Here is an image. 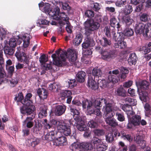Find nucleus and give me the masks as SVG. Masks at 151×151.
Instances as JSON below:
<instances>
[{"instance_id":"obj_1","label":"nucleus","mask_w":151,"mask_h":151,"mask_svg":"<svg viewBox=\"0 0 151 151\" xmlns=\"http://www.w3.org/2000/svg\"><path fill=\"white\" fill-rule=\"evenodd\" d=\"M51 57L56 65L58 66H68L70 65L66 61V58L72 65H76L77 53L76 51L72 50L67 52L65 50L59 49L55 51V53L52 55Z\"/></svg>"},{"instance_id":"obj_2","label":"nucleus","mask_w":151,"mask_h":151,"mask_svg":"<svg viewBox=\"0 0 151 151\" xmlns=\"http://www.w3.org/2000/svg\"><path fill=\"white\" fill-rule=\"evenodd\" d=\"M32 96V94L30 93H27L25 96L24 98L25 106H23L20 108V112L22 114H27L30 115L35 109V106L33 105L32 101L30 100Z\"/></svg>"},{"instance_id":"obj_3","label":"nucleus","mask_w":151,"mask_h":151,"mask_svg":"<svg viewBox=\"0 0 151 151\" xmlns=\"http://www.w3.org/2000/svg\"><path fill=\"white\" fill-rule=\"evenodd\" d=\"M45 123L44 124V127L46 129L51 128L54 129L57 127L58 131L66 136L69 135L71 134L70 127L66 125V123Z\"/></svg>"},{"instance_id":"obj_4","label":"nucleus","mask_w":151,"mask_h":151,"mask_svg":"<svg viewBox=\"0 0 151 151\" xmlns=\"http://www.w3.org/2000/svg\"><path fill=\"white\" fill-rule=\"evenodd\" d=\"M148 25H146L142 23H137L136 24L135 27V31L137 34H142L143 36L147 37L149 30Z\"/></svg>"},{"instance_id":"obj_5","label":"nucleus","mask_w":151,"mask_h":151,"mask_svg":"<svg viewBox=\"0 0 151 151\" xmlns=\"http://www.w3.org/2000/svg\"><path fill=\"white\" fill-rule=\"evenodd\" d=\"M88 24L86 26V33L87 36L92 34V32L98 29L100 27V24L94 20H88Z\"/></svg>"},{"instance_id":"obj_6","label":"nucleus","mask_w":151,"mask_h":151,"mask_svg":"<svg viewBox=\"0 0 151 151\" xmlns=\"http://www.w3.org/2000/svg\"><path fill=\"white\" fill-rule=\"evenodd\" d=\"M73 149H77L78 148L82 149V150H92L93 149V145L91 144V142H74L71 145Z\"/></svg>"},{"instance_id":"obj_7","label":"nucleus","mask_w":151,"mask_h":151,"mask_svg":"<svg viewBox=\"0 0 151 151\" xmlns=\"http://www.w3.org/2000/svg\"><path fill=\"white\" fill-rule=\"evenodd\" d=\"M70 111L71 114H73V115H74V119L75 120L76 122L86 123L87 122L86 116H78L80 114L78 110L71 107L70 108Z\"/></svg>"},{"instance_id":"obj_8","label":"nucleus","mask_w":151,"mask_h":151,"mask_svg":"<svg viewBox=\"0 0 151 151\" xmlns=\"http://www.w3.org/2000/svg\"><path fill=\"white\" fill-rule=\"evenodd\" d=\"M82 106L83 109H87V115H91L93 111L94 107V101H88L87 100L82 101Z\"/></svg>"},{"instance_id":"obj_9","label":"nucleus","mask_w":151,"mask_h":151,"mask_svg":"<svg viewBox=\"0 0 151 151\" xmlns=\"http://www.w3.org/2000/svg\"><path fill=\"white\" fill-rule=\"evenodd\" d=\"M99 53L101 55V58L105 60H108L114 57L115 52L111 50L106 49L103 50L101 49Z\"/></svg>"},{"instance_id":"obj_10","label":"nucleus","mask_w":151,"mask_h":151,"mask_svg":"<svg viewBox=\"0 0 151 151\" xmlns=\"http://www.w3.org/2000/svg\"><path fill=\"white\" fill-rule=\"evenodd\" d=\"M49 4L47 3L44 6L43 10L46 13H47L51 17H53L55 14L58 12V10H59V7L58 6H56L53 8H50Z\"/></svg>"},{"instance_id":"obj_11","label":"nucleus","mask_w":151,"mask_h":151,"mask_svg":"<svg viewBox=\"0 0 151 151\" xmlns=\"http://www.w3.org/2000/svg\"><path fill=\"white\" fill-rule=\"evenodd\" d=\"M52 19L57 20H62V21H64L66 22V21H69V18L64 12H60L59 7V10H58V13L57 12L56 13L53 15Z\"/></svg>"},{"instance_id":"obj_12","label":"nucleus","mask_w":151,"mask_h":151,"mask_svg":"<svg viewBox=\"0 0 151 151\" xmlns=\"http://www.w3.org/2000/svg\"><path fill=\"white\" fill-rule=\"evenodd\" d=\"M95 77L91 75L89 76L88 77V85L92 90L97 91L99 88V86L95 81Z\"/></svg>"},{"instance_id":"obj_13","label":"nucleus","mask_w":151,"mask_h":151,"mask_svg":"<svg viewBox=\"0 0 151 151\" xmlns=\"http://www.w3.org/2000/svg\"><path fill=\"white\" fill-rule=\"evenodd\" d=\"M15 55L19 60H23L24 63L28 64L29 57L27 56L26 54L19 51L16 52Z\"/></svg>"},{"instance_id":"obj_14","label":"nucleus","mask_w":151,"mask_h":151,"mask_svg":"<svg viewBox=\"0 0 151 151\" xmlns=\"http://www.w3.org/2000/svg\"><path fill=\"white\" fill-rule=\"evenodd\" d=\"M66 138L64 137L61 136L58 138L56 137L55 139L53 140V145L55 146H63L66 144Z\"/></svg>"},{"instance_id":"obj_15","label":"nucleus","mask_w":151,"mask_h":151,"mask_svg":"<svg viewBox=\"0 0 151 151\" xmlns=\"http://www.w3.org/2000/svg\"><path fill=\"white\" fill-rule=\"evenodd\" d=\"M100 45L103 48H109L111 46V42L110 39L105 37H103L99 40Z\"/></svg>"},{"instance_id":"obj_16","label":"nucleus","mask_w":151,"mask_h":151,"mask_svg":"<svg viewBox=\"0 0 151 151\" xmlns=\"http://www.w3.org/2000/svg\"><path fill=\"white\" fill-rule=\"evenodd\" d=\"M136 84L138 88L139 87L141 89L145 90L148 89L149 88L150 83L146 80H143L136 82Z\"/></svg>"},{"instance_id":"obj_17","label":"nucleus","mask_w":151,"mask_h":151,"mask_svg":"<svg viewBox=\"0 0 151 151\" xmlns=\"http://www.w3.org/2000/svg\"><path fill=\"white\" fill-rule=\"evenodd\" d=\"M108 124L106 127V128L107 130L111 132H114V134L115 137H116L118 131L116 129V127L118 125L117 123H107Z\"/></svg>"},{"instance_id":"obj_18","label":"nucleus","mask_w":151,"mask_h":151,"mask_svg":"<svg viewBox=\"0 0 151 151\" xmlns=\"http://www.w3.org/2000/svg\"><path fill=\"white\" fill-rule=\"evenodd\" d=\"M110 21L109 24L110 26L114 28L116 27L118 29V31H119L120 30L121 25L119 22L117 21L115 17L114 16L111 17Z\"/></svg>"},{"instance_id":"obj_19","label":"nucleus","mask_w":151,"mask_h":151,"mask_svg":"<svg viewBox=\"0 0 151 151\" xmlns=\"http://www.w3.org/2000/svg\"><path fill=\"white\" fill-rule=\"evenodd\" d=\"M141 116L137 115H135L132 117L128 118L129 123H147L143 119H141Z\"/></svg>"},{"instance_id":"obj_20","label":"nucleus","mask_w":151,"mask_h":151,"mask_svg":"<svg viewBox=\"0 0 151 151\" xmlns=\"http://www.w3.org/2000/svg\"><path fill=\"white\" fill-rule=\"evenodd\" d=\"M57 133H56V132H55L52 130L45 135V140L48 141H52L53 143V140L55 139L57 137Z\"/></svg>"},{"instance_id":"obj_21","label":"nucleus","mask_w":151,"mask_h":151,"mask_svg":"<svg viewBox=\"0 0 151 151\" xmlns=\"http://www.w3.org/2000/svg\"><path fill=\"white\" fill-rule=\"evenodd\" d=\"M40 142V140L39 139L34 137L28 139V144L27 145L29 147L31 146L34 147L38 145Z\"/></svg>"},{"instance_id":"obj_22","label":"nucleus","mask_w":151,"mask_h":151,"mask_svg":"<svg viewBox=\"0 0 151 151\" xmlns=\"http://www.w3.org/2000/svg\"><path fill=\"white\" fill-rule=\"evenodd\" d=\"M137 60V57L136 53L133 52L130 54L128 61L129 64L132 65H135L136 63Z\"/></svg>"},{"instance_id":"obj_23","label":"nucleus","mask_w":151,"mask_h":151,"mask_svg":"<svg viewBox=\"0 0 151 151\" xmlns=\"http://www.w3.org/2000/svg\"><path fill=\"white\" fill-rule=\"evenodd\" d=\"M113 38L116 42H118L124 40V35L122 32L114 33L113 35Z\"/></svg>"},{"instance_id":"obj_24","label":"nucleus","mask_w":151,"mask_h":151,"mask_svg":"<svg viewBox=\"0 0 151 151\" xmlns=\"http://www.w3.org/2000/svg\"><path fill=\"white\" fill-rule=\"evenodd\" d=\"M86 73L85 72L81 71L78 72L76 74V79L79 82H83L85 80Z\"/></svg>"},{"instance_id":"obj_25","label":"nucleus","mask_w":151,"mask_h":151,"mask_svg":"<svg viewBox=\"0 0 151 151\" xmlns=\"http://www.w3.org/2000/svg\"><path fill=\"white\" fill-rule=\"evenodd\" d=\"M137 91L139 93V98L142 101L146 102L148 99V94L147 92L145 91H141L139 92V88L137 89Z\"/></svg>"},{"instance_id":"obj_26","label":"nucleus","mask_w":151,"mask_h":151,"mask_svg":"<svg viewBox=\"0 0 151 151\" xmlns=\"http://www.w3.org/2000/svg\"><path fill=\"white\" fill-rule=\"evenodd\" d=\"M4 53L6 56L12 55L14 52V48L8 46H5L4 48Z\"/></svg>"},{"instance_id":"obj_27","label":"nucleus","mask_w":151,"mask_h":151,"mask_svg":"<svg viewBox=\"0 0 151 151\" xmlns=\"http://www.w3.org/2000/svg\"><path fill=\"white\" fill-rule=\"evenodd\" d=\"M66 110V107L65 106L59 105L57 106L55 110V114L56 115L60 116L64 113Z\"/></svg>"},{"instance_id":"obj_28","label":"nucleus","mask_w":151,"mask_h":151,"mask_svg":"<svg viewBox=\"0 0 151 151\" xmlns=\"http://www.w3.org/2000/svg\"><path fill=\"white\" fill-rule=\"evenodd\" d=\"M92 74L93 77L98 78V79L101 78L102 72L100 68L97 67H95L92 71Z\"/></svg>"},{"instance_id":"obj_29","label":"nucleus","mask_w":151,"mask_h":151,"mask_svg":"<svg viewBox=\"0 0 151 151\" xmlns=\"http://www.w3.org/2000/svg\"><path fill=\"white\" fill-rule=\"evenodd\" d=\"M14 101L17 102H20L25 106V101H24V98L22 92H20L16 95L14 98Z\"/></svg>"},{"instance_id":"obj_30","label":"nucleus","mask_w":151,"mask_h":151,"mask_svg":"<svg viewBox=\"0 0 151 151\" xmlns=\"http://www.w3.org/2000/svg\"><path fill=\"white\" fill-rule=\"evenodd\" d=\"M94 101V105H97L96 106L97 107H101L103 104H105L106 106L107 105V100L105 99H101L95 100Z\"/></svg>"},{"instance_id":"obj_31","label":"nucleus","mask_w":151,"mask_h":151,"mask_svg":"<svg viewBox=\"0 0 151 151\" xmlns=\"http://www.w3.org/2000/svg\"><path fill=\"white\" fill-rule=\"evenodd\" d=\"M115 94L119 96L124 97L126 96V91L122 87L117 88L115 91Z\"/></svg>"},{"instance_id":"obj_32","label":"nucleus","mask_w":151,"mask_h":151,"mask_svg":"<svg viewBox=\"0 0 151 151\" xmlns=\"http://www.w3.org/2000/svg\"><path fill=\"white\" fill-rule=\"evenodd\" d=\"M62 6V8L64 10H69L70 9V7L69 4L66 3L65 2H63L60 1H59L58 2L56 3V6Z\"/></svg>"},{"instance_id":"obj_33","label":"nucleus","mask_w":151,"mask_h":151,"mask_svg":"<svg viewBox=\"0 0 151 151\" xmlns=\"http://www.w3.org/2000/svg\"><path fill=\"white\" fill-rule=\"evenodd\" d=\"M90 142L91 144L93 145L94 148L95 147H97L98 145H99L101 144H102L103 142L101 139L96 137H94L93 138Z\"/></svg>"},{"instance_id":"obj_34","label":"nucleus","mask_w":151,"mask_h":151,"mask_svg":"<svg viewBox=\"0 0 151 151\" xmlns=\"http://www.w3.org/2000/svg\"><path fill=\"white\" fill-rule=\"evenodd\" d=\"M124 101L126 104L132 106H134L137 104V101L136 99L130 97H127L125 99Z\"/></svg>"},{"instance_id":"obj_35","label":"nucleus","mask_w":151,"mask_h":151,"mask_svg":"<svg viewBox=\"0 0 151 151\" xmlns=\"http://www.w3.org/2000/svg\"><path fill=\"white\" fill-rule=\"evenodd\" d=\"M82 35L81 34H78L76 36V37L73 40V43L75 45H78L82 42Z\"/></svg>"},{"instance_id":"obj_36","label":"nucleus","mask_w":151,"mask_h":151,"mask_svg":"<svg viewBox=\"0 0 151 151\" xmlns=\"http://www.w3.org/2000/svg\"><path fill=\"white\" fill-rule=\"evenodd\" d=\"M108 78L110 82L114 83H116L120 80L119 77L116 75L110 74L108 76Z\"/></svg>"},{"instance_id":"obj_37","label":"nucleus","mask_w":151,"mask_h":151,"mask_svg":"<svg viewBox=\"0 0 151 151\" xmlns=\"http://www.w3.org/2000/svg\"><path fill=\"white\" fill-rule=\"evenodd\" d=\"M126 46V42L123 41H121L117 43H115L114 47L116 48L124 49Z\"/></svg>"},{"instance_id":"obj_38","label":"nucleus","mask_w":151,"mask_h":151,"mask_svg":"<svg viewBox=\"0 0 151 151\" xmlns=\"http://www.w3.org/2000/svg\"><path fill=\"white\" fill-rule=\"evenodd\" d=\"M122 21L125 22L127 25H130L133 22V20L129 16H124L122 18Z\"/></svg>"},{"instance_id":"obj_39","label":"nucleus","mask_w":151,"mask_h":151,"mask_svg":"<svg viewBox=\"0 0 151 151\" xmlns=\"http://www.w3.org/2000/svg\"><path fill=\"white\" fill-rule=\"evenodd\" d=\"M96 80H98V84L99 87L100 86L101 88H105L107 85V83L105 79L100 78L96 79Z\"/></svg>"},{"instance_id":"obj_40","label":"nucleus","mask_w":151,"mask_h":151,"mask_svg":"<svg viewBox=\"0 0 151 151\" xmlns=\"http://www.w3.org/2000/svg\"><path fill=\"white\" fill-rule=\"evenodd\" d=\"M124 36L131 37L133 35L134 32L133 29L130 28H126L123 32Z\"/></svg>"},{"instance_id":"obj_41","label":"nucleus","mask_w":151,"mask_h":151,"mask_svg":"<svg viewBox=\"0 0 151 151\" xmlns=\"http://www.w3.org/2000/svg\"><path fill=\"white\" fill-rule=\"evenodd\" d=\"M78 129L81 131H85L87 129L88 127L85 123H75Z\"/></svg>"},{"instance_id":"obj_42","label":"nucleus","mask_w":151,"mask_h":151,"mask_svg":"<svg viewBox=\"0 0 151 151\" xmlns=\"http://www.w3.org/2000/svg\"><path fill=\"white\" fill-rule=\"evenodd\" d=\"M22 39L23 42V46L24 47H27L28 46L29 44L30 38L29 36L28 37L25 35L23 36Z\"/></svg>"},{"instance_id":"obj_43","label":"nucleus","mask_w":151,"mask_h":151,"mask_svg":"<svg viewBox=\"0 0 151 151\" xmlns=\"http://www.w3.org/2000/svg\"><path fill=\"white\" fill-rule=\"evenodd\" d=\"M132 10V6L129 4H127L125 6V8L124 9V13L125 15H127L130 14Z\"/></svg>"},{"instance_id":"obj_44","label":"nucleus","mask_w":151,"mask_h":151,"mask_svg":"<svg viewBox=\"0 0 151 151\" xmlns=\"http://www.w3.org/2000/svg\"><path fill=\"white\" fill-rule=\"evenodd\" d=\"M61 95L62 97L66 98L71 96L72 92L68 90H63L61 92Z\"/></svg>"},{"instance_id":"obj_45","label":"nucleus","mask_w":151,"mask_h":151,"mask_svg":"<svg viewBox=\"0 0 151 151\" xmlns=\"http://www.w3.org/2000/svg\"><path fill=\"white\" fill-rule=\"evenodd\" d=\"M8 82L11 87H14L17 84L18 81L17 78H14L8 80Z\"/></svg>"},{"instance_id":"obj_46","label":"nucleus","mask_w":151,"mask_h":151,"mask_svg":"<svg viewBox=\"0 0 151 151\" xmlns=\"http://www.w3.org/2000/svg\"><path fill=\"white\" fill-rule=\"evenodd\" d=\"M106 140L109 143H111L114 140V137L113 133L111 132L108 133V134L106 135Z\"/></svg>"},{"instance_id":"obj_47","label":"nucleus","mask_w":151,"mask_h":151,"mask_svg":"<svg viewBox=\"0 0 151 151\" xmlns=\"http://www.w3.org/2000/svg\"><path fill=\"white\" fill-rule=\"evenodd\" d=\"M97 151H105L107 149V146L102 142V144L98 145L96 147Z\"/></svg>"},{"instance_id":"obj_48","label":"nucleus","mask_w":151,"mask_h":151,"mask_svg":"<svg viewBox=\"0 0 151 151\" xmlns=\"http://www.w3.org/2000/svg\"><path fill=\"white\" fill-rule=\"evenodd\" d=\"M10 47L14 48L17 46L16 39L14 38H11L9 41Z\"/></svg>"},{"instance_id":"obj_49","label":"nucleus","mask_w":151,"mask_h":151,"mask_svg":"<svg viewBox=\"0 0 151 151\" xmlns=\"http://www.w3.org/2000/svg\"><path fill=\"white\" fill-rule=\"evenodd\" d=\"M118 144L119 147V149L122 151H127V146L123 142L120 141L119 142Z\"/></svg>"},{"instance_id":"obj_50","label":"nucleus","mask_w":151,"mask_h":151,"mask_svg":"<svg viewBox=\"0 0 151 151\" xmlns=\"http://www.w3.org/2000/svg\"><path fill=\"white\" fill-rule=\"evenodd\" d=\"M85 15L86 17L91 19L94 17V12L93 11L91 10H87L85 12Z\"/></svg>"},{"instance_id":"obj_51","label":"nucleus","mask_w":151,"mask_h":151,"mask_svg":"<svg viewBox=\"0 0 151 151\" xmlns=\"http://www.w3.org/2000/svg\"><path fill=\"white\" fill-rule=\"evenodd\" d=\"M94 105V107L93 108V111L91 113V114H94L97 116L101 115V112L100 111V107H97V106Z\"/></svg>"},{"instance_id":"obj_52","label":"nucleus","mask_w":151,"mask_h":151,"mask_svg":"<svg viewBox=\"0 0 151 151\" xmlns=\"http://www.w3.org/2000/svg\"><path fill=\"white\" fill-rule=\"evenodd\" d=\"M95 134L98 136H101L104 134L105 132L102 129H96L94 130Z\"/></svg>"},{"instance_id":"obj_53","label":"nucleus","mask_w":151,"mask_h":151,"mask_svg":"<svg viewBox=\"0 0 151 151\" xmlns=\"http://www.w3.org/2000/svg\"><path fill=\"white\" fill-rule=\"evenodd\" d=\"M39 60L40 63L43 64L47 61L48 58H46L45 54H43L40 57Z\"/></svg>"},{"instance_id":"obj_54","label":"nucleus","mask_w":151,"mask_h":151,"mask_svg":"<svg viewBox=\"0 0 151 151\" xmlns=\"http://www.w3.org/2000/svg\"><path fill=\"white\" fill-rule=\"evenodd\" d=\"M6 68L9 74L11 76H12L14 71V65L9 66H6Z\"/></svg>"},{"instance_id":"obj_55","label":"nucleus","mask_w":151,"mask_h":151,"mask_svg":"<svg viewBox=\"0 0 151 151\" xmlns=\"http://www.w3.org/2000/svg\"><path fill=\"white\" fill-rule=\"evenodd\" d=\"M65 23L67 24V26L65 27V29L66 31L68 33H71L72 32V29L73 27L71 25L69 21H66Z\"/></svg>"},{"instance_id":"obj_56","label":"nucleus","mask_w":151,"mask_h":151,"mask_svg":"<svg viewBox=\"0 0 151 151\" xmlns=\"http://www.w3.org/2000/svg\"><path fill=\"white\" fill-rule=\"evenodd\" d=\"M68 82L69 85V87L70 88H73L77 85L76 80L74 79L69 80Z\"/></svg>"},{"instance_id":"obj_57","label":"nucleus","mask_w":151,"mask_h":151,"mask_svg":"<svg viewBox=\"0 0 151 151\" xmlns=\"http://www.w3.org/2000/svg\"><path fill=\"white\" fill-rule=\"evenodd\" d=\"M122 136L121 137L124 139H127L129 142L132 141V138L131 136L129 134H125L124 133H122Z\"/></svg>"},{"instance_id":"obj_58","label":"nucleus","mask_w":151,"mask_h":151,"mask_svg":"<svg viewBox=\"0 0 151 151\" xmlns=\"http://www.w3.org/2000/svg\"><path fill=\"white\" fill-rule=\"evenodd\" d=\"M43 93H42L40 97L41 99H47V96H48V91L44 88H42Z\"/></svg>"},{"instance_id":"obj_59","label":"nucleus","mask_w":151,"mask_h":151,"mask_svg":"<svg viewBox=\"0 0 151 151\" xmlns=\"http://www.w3.org/2000/svg\"><path fill=\"white\" fill-rule=\"evenodd\" d=\"M126 3V0H118L116 2V5L118 7H122Z\"/></svg>"},{"instance_id":"obj_60","label":"nucleus","mask_w":151,"mask_h":151,"mask_svg":"<svg viewBox=\"0 0 151 151\" xmlns=\"http://www.w3.org/2000/svg\"><path fill=\"white\" fill-rule=\"evenodd\" d=\"M148 15L146 13H143L140 16V20L143 22H146L148 20Z\"/></svg>"},{"instance_id":"obj_61","label":"nucleus","mask_w":151,"mask_h":151,"mask_svg":"<svg viewBox=\"0 0 151 151\" xmlns=\"http://www.w3.org/2000/svg\"><path fill=\"white\" fill-rule=\"evenodd\" d=\"M116 115L117 116V119L120 122H123L125 118L123 114L118 112L116 113Z\"/></svg>"},{"instance_id":"obj_62","label":"nucleus","mask_w":151,"mask_h":151,"mask_svg":"<svg viewBox=\"0 0 151 151\" xmlns=\"http://www.w3.org/2000/svg\"><path fill=\"white\" fill-rule=\"evenodd\" d=\"M112 105L111 104L108 103L106 106V112L107 115L109 113H110L112 111Z\"/></svg>"},{"instance_id":"obj_63","label":"nucleus","mask_w":151,"mask_h":151,"mask_svg":"<svg viewBox=\"0 0 151 151\" xmlns=\"http://www.w3.org/2000/svg\"><path fill=\"white\" fill-rule=\"evenodd\" d=\"M132 109V107L128 104H124L122 106V109L125 112L130 111Z\"/></svg>"},{"instance_id":"obj_64","label":"nucleus","mask_w":151,"mask_h":151,"mask_svg":"<svg viewBox=\"0 0 151 151\" xmlns=\"http://www.w3.org/2000/svg\"><path fill=\"white\" fill-rule=\"evenodd\" d=\"M91 42L89 40H87L85 41L82 44L83 48L85 49L87 48L90 46Z\"/></svg>"}]
</instances>
